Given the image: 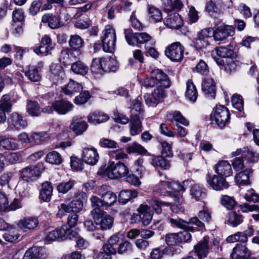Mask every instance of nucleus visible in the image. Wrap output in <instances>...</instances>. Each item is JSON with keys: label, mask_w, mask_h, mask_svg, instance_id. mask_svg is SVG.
I'll return each instance as SVG.
<instances>
[{"label": "nucleus", "mask_w": 259, "mask_h": 259, "mask_svg": "<svg viewBox=\"0 0 259 259\" xmlns=\"http://www.w3.org/2000/svg\"><path fill=\"white\" fill-rule=\"evenodd\" d=\"M98 195L101 198L97 196H92L90 199L93 208L107 209L116 202V195L109 190L108 187L106 186H102L100 188Z\"/></svg>", "instance_id": "obj_1"}, {"label": "nucleus", "mask_w": 259, "mask_h": 259, "mask_svg": "<svg viewBox=\"0 0 259 259\" xmlns=\"http://www.w3.org/2000/svg\"><path fill=\"white\" fill-rule=\"evenodd\" d=\"M142 85L145 88L153 87L162 88L163 90L170 85V81L167 75L158 69L153 70L151 73V77L144 79L142 81Z\"/></svg>", "instance_id": "obj_2"}, {"label": "nucleus", "mask_w": 259, "mask_h": 259, "mask_svg": "<svg viewBox=\"0 0 259 259\" xmlns=\"http://www.w3.org/2000/svg\"><path fill=\"white\" fill-rule=\"evenodd\" d=\"M105 213L103 210L99 208H93L91 211L96 225L102 231L110 230L114 223L113 218Z\"/></svg>", "instance_id": "obj_3"}, {"label": "nucleus", "mask_w": 259, "mask_h": 259, "mask_svg": "<svg viewBox=\"0 0 259 259\" xmlns=\"http://www.w3.org/2000/svg\"><path fill=\"white\" fill-rule=\"evenodd\" d=\"M210 120L220 128L224 127L230 119L229 109L223 105H217L210 114Z\"/></svg>", "instance_id": "obj_4"}, {"label": "nucleus", "mask_w": 259, "mask_h": 259, "mask_svg": "<svg viewBox=\"0 0 259 259\" xmlns=\"http://www.w3.org/2000/svg\"><path fill=\"white\" fill-rule=\"evenodd\" d=\"M102 38L103 51L105 52H113L116 42V31L113 27L110 25L106 26Z\"/></svg>", "instance_id": "obj_5"}, {"label": "nucleus", "mask_w": 259, "mask_h": 259, "mask_svg": "<svg viewBox=\"0 0 259 259\" xmlns=\"http://www.w3.org/2000/svg\"><path fill=\"white\" fill-rule=\"evenodd\" d=\"M129 173L128 167L123 162L109 161L105 174L110 179H118L125 177Z\"/></svg>", "instance_id": "obj_6"}, {"label": "nucleus", "mask_w": 259, "mask_h": 259, "mask_svg": "<svg viewBox=\"0 0 259 259\" xmlns=\"http://www.w3.org/2000/svg\"><path fill=\"white\" fill-rule=\"evenodd\" d=\"M125 38L128 45L135 46L136 43L143 44L150 42L151 39V36L145 32L135 33L131 29H125L124 30Z\"/></svg>", "instance_id": "obj_7"}, {"label": "nucleus", "mask_w": 259, "mask_h": 259, "mask_svg": "<svg viewBox=\"0 0 259 259\" xmlns=\"http://www.w3.org/2000/svg\"><path fill=\"white\" fill-rule=\"evenodd\" d=\"M184 50L185 48L181 42L177 41L166 48L165 54L171 61L180 62L183 58Z\"/></svg>", "instance_id": "obj_8"}, {"label": "nucleus", "mask_w": 259, "mask_h": 259, "mask_svg": "<svg viewBox=\"0 0 259 259\" xmlns=\"http://www.w3.org/2000/svg\"><path fill=\"white\" fill-rule=\"evenodd\" d=\"M206 181L210 187L215 191H222L228 189L230 186L226 179L219 175L211 177L208 174L206 176Z\"/></svg>", "instance_id": "obj_9"}, {"label": "nucleus", "mask_w": 259, "mask_h": 259, "mask_svg": "<svg viewBox=\"0 0 259 259\" xmlns=\"http://www.w3.org/2000/svg\"><path fill=\"white\" fill-rule=\"evenodd\" d=\"M165 96V91L162 88H156L151 94L144 96L146 104L149 107H155Z\"/></svg>", "instance_id": "obj_10"}, {"label": "nucleus", "mask_w": 259, "mask_h": 259, "mask_svg": "<svg viewBox=\"0 0 259 259\" xmlns=\"http://www.w3.org/2000/svg\"><path fill=\"white\" fill-rule=\"evenodd\" d=\"M212 35L211 28H207L201 30L198 32L197 37L194 39V44L197 48H204L209 45L208 39Z\"/></svg>", "instance_id": "obj_11"}, {"label": "nucleus", "mask_w": 259, "mask_h": 259, "mask_svg": "<svg viewBox=\"0 0 259 259\" xmlns=\"http://www.w3.org/2000/svg\"><path fill=\"white\" fill-rule=\"evenodd\" d=\"M232 259H255L251 257V252L246 245L237 243L233 248L231 254Z\"/></svg>", "instance_id": "obj_12"}, {"label": "nucleus", "mask_w": 259, "mask_h": 259, "mask_svg": "<svg viewBox=\"0 0 259 259\" xmlns=\"http://www.w3.org/2000/svg\"><path fill=\"white\" fill-rule=\"evenodd\" d=\"M110 60L103 58H95L92 61L91 66V71L95 74H102L104 71H107L110 69L107 66Z\"/></svg>", "instance_id": "obj_13"}, {"label": "nucleus", "mask_w": 259, "mask_h": 259, "mask_svg": "<svg viewBox=\"0 0 259 259\" xmlns=\"http://www.w3.org/2000/svg\"><path fill=\"white\" fill-rule=\"evenodd\" d=\"M8 122L9 126L12 128L21 130L25 127L27 123L21 115L17 112L12 113L8 118Z\"/></svg>", "instance_id": "obj_14"}, {"label": "nucleus", "mask_w": 259, "mask_h": 259, "mask_svg": "<svg viewBox=\"0 0 259 259\" xmlns=\"http://www.w3.org/2000/svg\"><path fill=\"white\" fill-rule=\"evenodd\" d=\"M40 170L34 166H28L21 170V177L28 182L35 180L40 175Z\"/></svg>", "instance_id": "obj_15"}, {"label": "nucleus", "mask_w": 259, "mask_h": 259, "mask_svg": "<svg viewBox=\"0 0 259 259\" xmlns=\"http://www.w3.org/2000/svg\"><path fill=\"white\" fill-rule=\"evenodd\" d=\"M240 154H241L242 157H243L244 159L247 160L249 164H253L256 162L258 160L259 157L258 154L248 148H244L243 151L241 149H237L236 151L232 152L231 154L232 156H236Z\"/></svg>", "instance_id": "obj_16"}, {"label": "nucleus", "mask_w": 259, "mask_h": 259, "mask_svg": "<svg viewBox=\"0 0 259 259\" xmlns=\"http://www.w3.org/2000/svg\"><path fill=\"white\" fill-rule=\"evenodd\" d=\"M164 23L168 28L178 29L183 26V21L179 14L172 13L165 18Z\"/></svg>", "instance_id": "obj_17"}, {"label": "nucleus", "mask_w": 259, "mask_h": 259, "mask_svg": "<svg viewBox=\"0 0 259 259\" xmlns=\"http://www.w3.org/2000/svg\"><path fill=\"white\" fill-rule=\"evenodd\" d=\"M234 34V28L232 26H225L218 27L215 31H212L214 39L217 41L223 40L229 36Z\"/></svg>", "instance_id": "obj_18"}, {"label": "nucleus", "mask_w": 259, "mask_h": 259, "mask_svg": "<svg viewBox=\"0 0 259 259\" xmlns=\"http://www.w3.org/2000/svg\"><path fill=\"white\" fill-rule=\"evenodd\" d=\"M12 107L11 98L9 95H4L0 100V122L6 120V112H10Z\"/></svg>", "instance_id": "obj_19"}, {"label": "nucleus", "mask_w": 259, "mask_h": 259, "mask_svg": "<svg viewBox=\"0 0 259 259\" xmlns=\"http://www.w3.org/2000/svg\"><path fill=\"white\" fill-rule=\"evenodd\" d=\"M82 158L88 164L95 165L99 160V154L95 148H85L82 152Z\"/></svg>", "instance_id": "obj_20"}, {"label": "nucleus", "mask_w": 259, "mask_h": 259, "mask_svg": "<svg viewBox=\"0 0 259 259\" xmlns=\"http://www.w3.org/2000/svg\"><path fill=\"white\" fill-rule=\"evenodd\" d=\"M88 127L87 123L77 116L73 118L69 125L70 130L77 135L82 134L87 130Z\"/></svg>", "instance_id": "obj_21"}, {"label": "nucleus", "mask_w": 259, "mask_h": 259, "mask_svg": "<svg viewBox=\"0 0 259 259\" xmlns=\"http://www.w3.org/2000/svg\"><path fill=\"white\" fill-rule=\"evenodd\" d=\"M54 111L60 114H66L71 111L74 107L70 102L66 100H59L53 103Z\"/></svg>", "instance_id": "obj_22"}, {"label": "nucleus", "mask_w": 259, "mask_h": 259, "mask_svg": "<svg viewBox=\"0 0 259 259\" xmlns=\"http://www.w3.org/2000/svg\"><path fill=\"white\" fill-rule=\"evenodd\" d=\"M208 243V238L205 237L203 240L200 241L194 246V249L195 253L199 259L206 257L209 250Z\"/></svg>", "instance_id": "obj_23"}, {"label": "nucleus", "mask_w": 259, "mask_h": 259, "mask_svg": "<svg viewBox=\"0 0 259 259\" xmlns=\"http://www.w3.org/2000/svg\"><path fill=\"white\" fill-rule=\"evenodd\" d=\"M215 172L219 176L228 177L232 175L233 170L231 165L228 161L223 160L216 164Z\"/></svg>", "instance_id": "obj_24"}, {"label": "nucleus", "mask_w": 259, "mask_h": 259, "mask_svg": "<svg viewBox=\"0 0 259 259\" xmlns=\"http://www.w3.org/2000/svg\"><path fill=\"white\" fill-rule=\"evenodd\" d=\"M78 56L75 51L71 49L68 48H63L60 52L59 60L65 65H68Z\"/></svg>", "instance_id": "obj_25"}, {"label": "nucleus", "mask_w": 259, "mask_h": 259, "mask_svg": "<svg viewBox=\"0 0 259 259\" xmlns=\"http://www.w3.org/2000/svg\"><path fill=\"white\" fill-rule=\"evenodd\" d=\"M65 77V72L61 65L51 66L50 77L54 83L57 84L61 82Z\"/></svg>", "instance_id": "obj_26"}, {"label": "nucleus", "mask_w": 259, "mask_h": 259, "mask_svg": "<svg viewBox=\"0 0 259 259\" xmlns=\"http://www.w3.org/2000/svg\"><path fill=\"white\" fill-rule=\"evenodd\" d=\"M202 90L204 93L210 99H214L215 96V85L212 78H207L202 83Z\"/></svg>", "instance_id": "obj_27"}, {"label": "nucleus", "mask_w": 259, "mask_h": 259, "mask_svg": "<svg viewBox=\"0 0 259 259\" xmlns=\"http://www.w3.org/2000/svg\"><path fill=\"white\" fill-rule=\"evenodd\" d=\"M38 225V220L34 217H25L17 223L18 227L22 230H32Z\"/></svg>", "instance_id": "obj_28"}, {"label": "nucleus", "mask_w": 259, "mask_h": 259, "mask_svg": "<svg viewBox=\"0 0 259 259\" xmlns=\"http://www.w3.org/2000/svg\"><path fill=\"white\" fill-rule=\"evenodd\" d=\"M140 117L130 116L129 128L130 134L133 136H136L140 134L142 129V123Z\"/></svg>", "instance_id": "obj_29"}, {"label": "nucleus", "mask_w": 259, "mask_h": 259, "mask_svg": "<svg viewBox=\"0 0 259 259\" xmlns=\"http://www.w3.org/2000/svg\"><path fill=\"white\" fill-rule=\"evenodd\" d=\"M68 44L70 49L75 51L77 56H79L80 55V49L84 46L83 39L78 35H71L70 36Z\"/></svg>", "instance_id": "obj_30"}, {"label": "nucleus", "mask_w": 259, "mask_h": 259, "mask_svg": "<svg viewBox=\"0 0 259 259\" xmlns=\"http://www.w3.org/2000/svg\"><path fill=\"white\" fill-rule=\"evenodd\" d=\"M41 21L43 23H48L49 26L52 29H56L64 25V23L60 21L59 16H53L50 14L44 15Z\"/></svg>", "instance_id": "obj_31"}, {"label": "nucleus", "mask_w": 259, "mask_h": 259, "mask_svg": "<svg viewBox=\"0 0 259 259\" xmlns=\"http://www.w3.org/2000/svg\"><path fill=\"white\" fill-rule=\"evenodd\" d=\"M75 198L73 199L69 204L72 211L78 212L83 207L82 200L86 198V194L84 192H80L75 194Z\"/></svg>", "instance_id": "obj_32"}, {"label": "nucleus", "mask_w": 259, "mask_h": 259, "mask_svg": "<svg viewBox=\"0 0 259 259\" xmlns=\"http://www.w3.org/2000/svg\"><path fill=\"white\" fill-rule=\"evenodd\" d=\"M42 67V64L41 62L38 63L37 66H30L28 70L25 71V74L31 81H38L41 78L39 71L40 70Z\"/></svg>", "instance_id": "obj_33"}, {"label": "nucleus", "mask_w": 259, "mask_h": 259, "mask_svg": "<svg viewBox=\"0 0 259 259\" xmlns=\"http://www.w3.org/2000/svg\"><path fill=\"white\" fill-rule=\"evenodd\" d=\"M138 212H141L142 222L146 226L150 224L153 217V212L147 204H142L137 209Z\"/></svg>", "instance_id": "obj_34"}, {"label": "nucleus", "mask_w": 259, "mask_h": 259, "mask_svg": "<svg viewBox=\"0 0 259 259\" xmlns=\"http://www.w3.org/2000/svg\"><path fill=\"white\" fill-rule=\"evenodd\" d=\"M88 121L91 124L96 125L107 121L109 116L104 113L98 111L90 113L87 117Z\"/></svg>", "instance_id": "obj_35"}, {"label": "nucleus", "mask_w": 259, "mask_h": 259, "mask_svg": "<svg viewBox=\"0 0 259 259\" xmlns=\"http://www.w3.org/2000/svg\"><path fill=\"white\" fill-rule=\"evenodd\" d=\"M141 100L142 98L138 97L133 101V104L131 107V115L130 116L143 118L144 109Z\"/></svg>", "instance_id": "obj_36"}, {"label": "nucleus", "mask_w": 259, "mask_h": 259, "mask_svg": "<svg viewBox=\"0 0 259 259\" xmlns=\"http://www.w3.org/2000/svg\"><path fill=\"white\" fill-rule=\"evenodd\" d=\"M190 195L196 200H201L206 196V189L199 184H194L190 189Z\"/></svg>", "instance_id": "obj_37"}, {"label": "nucleus", "mask_w": 259, "mask_h": 259, "mask_svg": "<svg viewBox=\"0 0 259 259\" xmlns=\"http://www.w3.org/2000/svg\"><path fill=\"white\" fill-rule=\"evenodd\" d=\"M252 174V170L250 169H246L237 173L235 177L237 183L240 185H247L250 184L249 178Z\"/></svg>", "instance_id": "obj_38"}, {"label": "nucleus", "mask_w": 259, "mask_h": 259, "mask_svg": "<svg viewBox=\"0 0 259 259\" xmlns=\"http://www.w3.org/2000/svg\"><path fill=\"white\" fill-rule=\"evenodd\" d=\"M53 188L51 184L48 182L42 183L39 193V198L44 201L49 202L51 200Z\"/></svg>", "instance_id": "obj_39"}, {"label": "nucleus", "mask_w": 259, "mask_h": 259, "mask_svg": "<svg viewBox=\"0 0 259 259\" xmlns=\"http://www.w3.org/2000/svg\"><path fill=\"white\" fill-rule=\"evenodd\" d=\"M82 89V87L80 84L72 80H70L66 85L62 88L63 93L66 95L70 96L79 92Z\"/></svg>", "instance_id": "obj_40"}, {"label": "nucleus", "mask_w": 259, "mask_h": 259, "mask_svg": "<svg viewBox=\"0 0 259 259\" xmlns=\"http://www.w3.org/2000/svg\"><path fill=\"white\" fill-rule=\"evenodd\" d=\"M17 189L19 195L21 198H28L33 194V190L31 185L27 182L19 183Z\"/></svg>", "instance_id": "obj_41"}, {"label": "nucleus", "mask_w": 259, "mask_h": 259, "mask_svg": "<svg viewBox=\"0 0 259 259\" xmlns=\"http://www.w3.org/2000/svg\"><path fill=\"white\" fill-rule=\"evenodd\" d=\"M176 251L174 248H168L167 247L164 248L156 247L153 249L150 253V256L152 259H161L164 254L168 251L171 253V255H173Z\"/></svg>", "instance_id": "obj_42"}, {"label": "nucleus", "mask_w": 259, "mask_h": 259, "mask_svg": "<svg viewBox=\"0 0 259 259\" xmlns=\"http://www.w3.org/2000/svg\"><path fill=\"white\" fill-rule=\"evenodd\" d=\"M186 85V97L190 101L195 102L196 101L198 95L195 85L190 80L187 81Z\"/></svg>", "instance_id": "obj_43"}, {"label": "nucleus", "mask_w": 259, "mask_h": 259, "mask_svg": "<svg viewBox=\"0 0 259 259\" xmlns=\"http://www.w3.org/2000/svg\"><path fill=\"white\" fill-rule=\"evenodd\" d=\"M138 192L136 190H125L120 192L118 196L119 201L125 204L132 198H136Z\"/></svg>", "instance_id": "obj_44"}, {"label": "nucleus", "mask_w": 259, "mask_h": 259, "mask_svg": "<svg viewBox=\"0 0 259 259\" xmlns=\"http://www.w3.org/2000/svg\"><path fill=\"white\" fill-rule=\"evenodd\" d=\"M0 146L6 150H15L18 148L17 140L13 138H4L0 140Z\"/></svg>", "instance_id": "obj_45"}, {"label": "nucleus", "mask_w": 259, "mask_h": 259, "mask_svg": "<svg viewBox=\"0 0 259 259\" xmlns=\"http://www.w3.org/2000/svg\"><path fill=\"white\" fill-rule=\"evenodd\" d=\"M71 70L76 74L84 75L88 73L89 68L84 63L78 61L72 64Z\"/></svg>", "instance_id": "obj_46"}, {"label": "nucleus", "mask_w": 259, "mask_h": 259, "mask_svg": "<svg viewBox=\"0 0 259 259\" xmlns=\"http://www.w3.org/2000/svg\"><path fill=\"white\" fill-rule=\"evenodd\" d=\"M63 232L62 228L60 229H56L47 232L46 234L45 240L48 243L55 240H62Z\"/></svg>", "instance_id": "obj_47"}, {"label": "nucleus", "mask_w": 259, "mask_h": 259, "mask_svg": "<svg viewBox=\"0 0 259 259\" xmlns=\"http://www.w3.org/2000/svg\"><path fill=\"white\" fill-rule=\"evenodd\" d=\"M151 163L155 167H160L163 169H167L170 166L169 161L163 156H152Z\"/></svg>", "instance_id": "obj_48"}, {"label": "nucleus", "mask_w": 259, "mask_h": 259, "mask_svg": "<svg viewBox=\"0 0 259 259\" xmlns=\"http://www.w3.org/2000/svg\"><path fill=\"white\" fill-rule=\"evenodd\" d=\"M46 161L52 164L59 165L62 162V158L58 152L54 151L47 154Z\"/></svg>", "instance_id": "obj_49"}, {"label": "nucleus", "mask_w": 259, "mask_h": 259, "mask_svg": "<svg viewBox=\"0 0 259 259\" xmlns=\"http://www.w3.org/2000/svg\"><path fill=\"white\" fill-rule=\"evenodd\" d=\"M243 218L235 211H231L229 213L228 222L233 227H236L243 222Z\"/></svg>", "instance_id": "obj_50"}, {"label": "nucleus", "mask_w": 259, "mask_h": 259, "mask_svg": "<svg viewBox=\"0 0 259 259\" xmlns=\"http://www.w3.org/2000/svg\"><path fill=\"white\" fill-rule=\"evenodd\" d=\"M26 111L32 116H38L40 114L38 103L30 100L27 101Z\"/></svg>", "instance_id": "obj_51"}, {"label": "nucleus", "mask_w": 259, "mask_h": 259, "mask_svg": "<svg viewBox=\"0 0 259 259\" xmlns=\"http://www.w3.org/2000/svg\"><path fill=\"white\" fill-rule=\"evenodd\" d=\"M40 248L33 247L27 250L24 254L23 259H39Z\"/></svg>", "instance_id": "obj_52"}, {"label": "nucleus", "mask_w": 259, "mask_h": 259, "mask_svg": "<svg viewBox=\"0 0 259 259\" xmlns=\"http://www.w3.org/2000/svg\"><path fill=\"white\" fill-rule=\"evenodd\" d=\"M205 10L210 15L213 16L220 13L218 6L212 1H209L206 3Z\"/></svg>", "instance_id": "obj_53"}, {"label": "nucleus", "mask_w": 259, "mask_h": 259, "mask_svg": "<svg viewBox=\"0 0 259 259\" xmlns=\"http://www.w3.org/2000/svg\"><path fill=\"white\" fill-rule=\"evenodd\" d=\"M231 101L234 108L240 112L243 111V101L242 96L235 94L232 96Z\"/></svg>", "instance_id": "obj_54"}, {"label": "nucleus", "mask_w": 259, "mask_h": 259, "mask_svg": "<svg viewBox=\"0 0 259 259\" xmlns=\"http://www.w3.org/2000/svg\"><path fill=\"white\" fill-rule=\"evenodd\" d=\"M74 184V181H73L62 182L58 184L57 189L59 193L65 194L73 188Z\"/></svg>", "instance_id": "obj_55"}, {"label": "nucleus", "mask_w": 259, "mask_h": 259, "mask_svg": "<svg viewBox=\"0 0 259 259\" xmlns=\"http://www.w3.org/2000/svg\"><path fill=\"white\" fill-rule=\"evenodd\" d=\"M149 14L151 21L157 22L162 19V14L159 10L154 7H150Z\"/></svg>", "instance_id": "obj_56"}, {"label": "nucleus", "mask_w": 259, "mask_h": 259, "mask_svg": "<svg viewBox=\"0 0 259 259\" xmlns=\"http://www.w3.org/2000/svg\"><path fill=\"white\" fill-rule=\"evenodd\" d=\"M90 98L91 95L88 91H82L78 96L75 98L74 103L77 105H82L87 103Z\"/></svg>", "instance_id": "obj_57"}, {"label": "nucleus", "mask_w": 259, "mask_h": 259, "mask_svg": "<svg viewBox=\"0 0 259 259\" xmlns=\"http://www.w3.org/2000/svg\"><path fill=\"white\" fill-rule=\"evenodd\" d=\"M221 203L228 209H232L237 204L236 201L233 197L228 195H224L221 199Z\"/></svg>", "instance_id": "obj_58"}, {"label": "nucleus", "mask_w": 259, "mask_h": 259, "mask_svg": "<svg viewBox=\"0 0 259 259\" xmlns=\"http://www.w3.org/2000/svg\"><path fill=\"white\" fill-rule=\"evenodd\" d=\"M62 231L63 232L62 240L66 239H73L74 238L76 240L78 236H80L77 232L73 231L70 228L68 229L66 226L62 227Z\"/></svg>", "instance_id": "obj_59"}, {"label": "nucleus", "mask_w": 259, "mask_h": 259, "mask_svg": "<svg viewBox=\"0 0 259 259\" xmlns=\"http://www.w3.org/2000/svg\"><path fill=\"white\" fill-rule=\"evenodd\" d=\"M99 144L101 147L104 148H118L117 142L114 140L103 138L100 140Z\"/></svg>", "instance_id": "obj_60"}, {"label": "nucleus", "mask_w": 259, "mask_h": 259, "mask_svg": "<svg viewBox=\"0 0 259 259\" xmlns=\"http://www.w3.org/2000/svg\"><path fill=\"white\" fill-rule=\"evenodd\" d=\"M164 185H166L168 189L176 192H183L185 191L186 190L184 185L176 181H172L171 182H165L164 183Z\"/></svg>", "instance_id": "obj_61"}, {"label": "nucleus", "mask_w": 259, "mask_h": 259, "mask_svg": "<svg viewBox=\"0 0 259 259\" xmlns=\"http://www.w3.org/2000/svg\"><path fill=\"white\" fill-rule=\"evenodd\" d=\"M167 222L170 224L171 226L180 229H185L187 227V223L179 218H168Z\"/></svg>", "instance_id": "obj_62"}, {"label": "nucleus", "mask_w": 259, "mask_h": 259, "mask_svg": "<svg viewBox=\"0 0 259 259\" xmlns=\"http://www.w3.org/2000/svg\"><path fill=\"white\" fill-rule=\"evenodd\" d=\"M127 151L129 153L136 152L142 154L145 153L147 150L140 144L134 143L127 148Z\"/></svg>", "instance_id": "obj_63"}, {"label": "nucleus", "mask_w": 259, "mask_h": 259, "mask_svg": "<svg viewBox=\"0 0 259 259\" xmlns=\"http://www.w3.org/2000/svg\"><path fill=\"white\" fill-rule=\"evenodd\" d=\"M195 70L201 75H206L209 72V69L206 63L200 60L195 67Z\"/></svg>", "instance_id": "obj_64"}]
</instances>
